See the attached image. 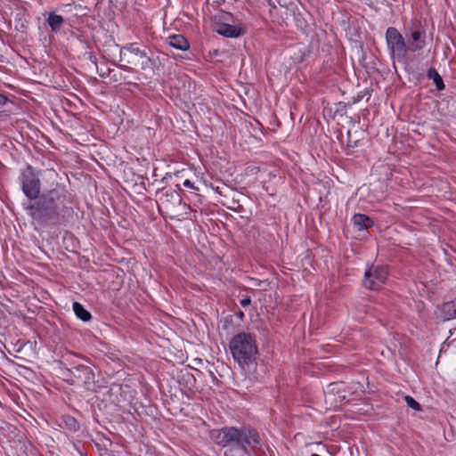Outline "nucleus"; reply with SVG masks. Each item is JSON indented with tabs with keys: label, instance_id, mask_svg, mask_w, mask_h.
<instances>
[{
	"label": "nucleus",
	"instance_id": "f257e3e1",
	"mask_svg": "<svg viewBox=\"0 0 456 456\" xmlns=\"http://www.w3.org/2000/svg\"><path fill=\"white\" fill-rule=\"evenodd\" d=\"M212 439L221 446L233 444L229 450L230 456H248L247 447L254 448L259 443L257 433L251 429L224 428L212 432Z\"/></svg>",
	"mask_w": 456,
	"mask_h": 456
},
{
	"label": "nucleus",
	"instance_id": "f03ea898",
	"mask_svg": "<svg viewBox=\"0 0 456 456\" xmlns=\"http://www.w3.org/2000/svg\"><path fill=\"white\" fill-rule=\"evenodd\" d=\"M63 193L61 188H55L42 195L37 201L30 202L26 210L37 222L43 223L57 216L58 206L62 202Z\"/></svg>",
	"mask_w": 456,
	"mask_h": 456
},
{
	"label": "nucleus",
	"instance_id": "7ed1b4c3",
	"mask_svg": "<svg viewBox=\"0 0 456 456\" xmlns=\"http://www.w3.org/2000/svg\"><path fill=\"white\" fill-rule=\"evenodd\" d=\"M230 350L233 359L240 365H248L255 360L257 346L255 337L250 333L240 332L230 342Z\"/></svg>",
	"mask_w": 456,
	"mask_h": 456
},
{
	"label": "nucleus",
	"instance_id": "20e7f679",
	"mask_svg": "<svg viewBox=\"0 0 456 456\" xmlns=\"http://www.w3.org/2000/svg\"><path fill=\"white\" fill-rule=\"evenodd\" d=\"M386 42L392 59L399 62H404L410 47L407 46L404 38L395 28L389 27L387 29Z\"/></svg>",
	"mask_w": 456,
	"mask_h": 456
},
{
	"label": "nucleus",
	"instance_id": "39448f33",
	"mask_svg": "<svg viewBox=\"0 0 456 456\" xmlns=\"http://www.w3.org/2000/svg\"><path fill=\"white\" fill-rule=\"evenodd\" d=\"M120 61H125L126 64L140 67L142 69H147L151 65V61L147 54L134 45L121 48Z\"/></svg>",
	"mask_w": 456,
	"mask_h": 456
},
{
	"label": "nucleus",
	"instance_id": "423d86ee",
	"mask_svg": "<svg viewBox=\"0 0 456 456\" xmlns=\"http://www.w3.org/2000/svg\"><path fill=\"white\" fill-rule=\"evenodd\" d=\"M231 19V13L221 12L218 17H216V20L213 23V29L225 37L234 38L240 37L243 33V29L240 26L227 23Z\"/></svg>",
	"mask_w": 456,
	"mask_h": 456
},
{
	"label": "nucleus",
	"instance_id": "0eeeda50",
	"mask_svg": "<svg viewBox=\"0 0 456 456\" xmlns=\"http://www.w3.org/2000/svg\"><path fill=\"white\" fill-rule=\"evenodd\" d=\"M387 271L379 265L369 266L364 272L363 286L369 289H379L387 281Z\"/></svg>",
	"mask_w": 456,
	"mask_h": 456
},
{
	"label": "nucleus",
	"instance_id": "6e6552de",
	"mask_svg": "<svg viewBox=\"0 0 456 456\" xmlns=\"http://www.w3.org/2000/svg\"><path fill=\"white\" fill-rule=\"evenodd\" d=\"M22 191L30 200L37 199L40 192V181L31 167H28L21 174Z\"/></svg>",
	"mask_w": 456,
	"mask_h": 456
},
{
	"label": "nucleus",
	"instance_id": "1a4fd4ad",
	"mask_svg": "<svg viewBox=\"0 0 456 456\" xmlns=\"http://www.w3.org/2000/svg\"><path fill=\"white\" fill-rule=\"evenodd\" d=\"M436 317L441 321L456 319V299L443 304L436 312Z\"/></svg>",
	"mask_w": 456,
	"mask_h": 456
},
{
	"label": "nucleus",
	"instance_id": "9d476101",
	"mask_svg": "<svg viewBox=\"0 0 456 456\" xmlns=\"http://www.w3.org/2000/svg\"><path fill=\"white\" fill-rule=\"evenodd\" d=\"M411 38L412 40L409 46L411 51H419L425 46V32L422 28H411Z\"/></svg>",
	"mask_w": 456,
	"mask_h": 456
},
{
	"label": "nucleus",
	"instance_id": "9b49d317",
	"mask_svg": "<svg viewBox=\"0 0 456 456\" xmlns=\"http://www.w3.org/2000/svg\"><path fill=\"white\" fill-rule=\"evenodd\" d=\"M167 44L177 50L185 51L189 48V43L182 35H173L167 37Z\"/></svg>",
	"mask_w": 456,
	"mask_h": 456
},
{
	"label": "nucleus",
	"instance_id": "f8f14e48",
	"mask_svg": "<svg viewBox=\"0 0 456 456\" xmlns=\"http://www.w3.org/2000/svg\"><path fill=\"white\" fill-rule=\"evenodd\" d=\"M353 224L359 232H363L372 224V222L367 216L356 214L353 217Z\"/></svg>",
	"mask_w": 456,
	"mask_h": 456
},
{
	"label": "nucleus",
	"instance_id": "ddd939ff",
	"mask_svg": "<svg viewBox=\"0 0 456 456\" xmlns=\"http://www.w3.org/2000/svg\"><path fill=\"white\" fill-rule=\"evenodd\" d=\"M47 23L50 26L53 32H58L64 24V19L62 16L56 14L55 12H50L47 18Z\"/></svg>",
	"mask_w": 456,
	"mask_h": 456
},
{
	"label": "nucleus",
	"instance_id": "4468645a",
	"mask_svg": "<svg viewBox=\"0 0 456 456\" xmlns=\"http://www.w3.org/2000/svg\"><path fill=\"white\" fill-rule=\"evenodd\" d=\"M73 311L76 316L84 322L91 319V314L78 302L73 303Z\"/></svg>",
	"mask_w": 456,
	"mask_h": 456
},
{
	"label": "nucleus",
	"instance_id": "2eb2a0df",
	"mask_svg": "<svg viewBox=\"0 0 456 456\" xmlns=\"http://www.w3.org/2000/svg\"><path fill=\"white\" fill-rule=\"evenodd\" d=\"M343 383L330 384L327 387V391H325L326 400L332 401V397L335 395V393H339L343 389Z\"/></svg>",
	"mask_w": 456,
	"mask_h": 456
},
{
	"label": "nucleus",
	"instance_id": "dca6fc26",
	"mask_svg": "<svg viewBox=\"0 0 456 456\" xmlns=\"http://www.w3.org/2000/svg\"><path fill=\"white\" fill-rule=\"evenodd\" d=\"M77 371L79 373V377H83L85 379V384L90 383L94 380V373L89 367L80 366L77 369Z\"/></svg>",
	"mask_w": 456,
	"mask_h": 456
},
{
	"label": "nucleus",
	"instance_id": "f3484780",
	"mask_svg": "<svg viewBox=\"0 0 456 456\" xmlns=\"http://www.w3.org/2000/svg\"><path fill=\"white\" fill-rule=\"evenodd\" d=\"M62 422L65 427L71 431H77L79 428V424L77 419L69 415H65L62 417Z\"/></svg>",
	"mask_w": 456,
	"mask_h": 456
},
{
	"label": "nucleus",
	"instance_id": "a211bd4d",
	"mask_svg": "<svg viewBox=\"0 0 456 456\" xmlns=\"http://www.w3.org/2000/svg\"><path fill=\"white\" fill-rule=\"evenodd\" d=\"M428 77L434 80V83L436 86L438 90H442L444 88V85L441 76L437 73L436 69H430L428 72Z\"/></svg>",
	"mask_w": 456,
	"mask_h": 456
},
{
	"label": "nucleus",
	"instance_id": "6ab92c4d",
	"mask_svg": "<svg viewBox=\"0 0 456 456\" xmlns=\"http://www.w3.org/2000/svg\"><path fill=\"white\" fill-rule=\"evenodd\" d=\"M404 400H405L407 405L409 407H411V409H413L415 411H419L420 410L419 403L413 397H411L410 395H406L404 397Z\"/></svg>",
	"mask_w": 456,
	"mask_h": 456
},
{
	"label": "nucleus",
	"instance_id": "aec40b11",
	"mask_svg": "<svg viewBox=\"0 0 456 456\" xmlns=\"http://www.w3.org/2000/svg\"><path fill=\"white\" fill-rule=\"evenodd\" d=\"M251 304V299L248 297H246L240 300V305L243 307L248 306Z\"/></svg>",
	"mask_w": 456,
	"mask_h": 456
},
{
	"label": "nucleus",
	"instance_id": "412c9836",
	"mask_svg": "<svg viewBox=\"0 0 456 456\" xmlns=\"http://www.w3.org/2000/svg\"><path fill=\"white\" fill-rule=\"evenodd\" d=\"M183 185L186 188L196 190L193 183L188 179L183 182Z\"/></svg>",
	"mask_w": 456,
	"mask_h": 456
},
{
	"label": "nucleus",
	"instance_id": "4be33fe9",
	"mask_svg": "<svg viewBox=\"0 0 456 456\" xmlns=\"http://www.w3.org/2000/svg\"><path fill=\"white\" fill-rule=\"evenodd\" d=\"M6 101L7 98L4 94H0V105H4L6 102Z\"/></svg>",
	"mask_w": 456,
	"mask_h": 456
},
{
	"label": "nucleus",
	"instance_id": "5701e85b",
	"mask_svg": "<svg viewBox=\"0 0 456 456\" xmlns=\"http://www.w3.org/2000/svg\"><path fill=\"white\" fill-rule=\"evenodd\" d=\"M348 146H350V147H354V146H356V142H354V144H352V143H351V141L349 140V141H348Z\"/></svg>",
	"mask_w": 456,
	"mask_h": 456
},
{
	"label": "nucleus",
	"instance_id": "b1692460",
	"mask_svg": "<svg viewBox=\"0 0 456 456\" xmlns=\"http://www.w3.org/2000/svg\"><path fill=\"white\" fill-rule=\"evenodd\" d=\"M338 398H339V401L341 402L342 400H344L346 398V395H338Z\"/></svg>",
	"mask_w": 456,
	"mask_h": 456
}]
</instances>
